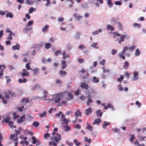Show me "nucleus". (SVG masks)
<instances>
[{
	"label": "nucleus",
	"instance_id": "3",
	"mask_svg": "<svg viewBox=\"0 0 146 146\" xmlns=\"http://www.w3.org/2000/svg\"><path fill=\"white\" fill-rule=\"evenodd\" d=\"M139 73L138 72L135 71L133 73V76L131 78V80L133 81H136L139 78Z\"/></svg>",
	"mask_w": 146,
	"mask_h": 146
},
{
	"label": "nucleus",
	"instance_id": "35",
	"mask_svg": "<svg viewBox=\"0 0 146 146\" xmlns=\"http://www.w3.org/2000/svg\"><path fill=\"white\" fill-rule=\"evenodd\" d=\"M107 3L109 7H111L113 5V4L111 2V0H107Z\"/></svg>",
	"mask_w": 146,
	"mask_h": 146
},
{
	"label": "nucleus",
	"instance_id": "61",
	"mask_svg": "<svg viewBox=\"0 0 146 146\" xmlns=\"http://www.w3.org/2000/svg\"><path fill=\"white\" fill-rule=\"evenodd\" d=\"M117 50L115 49H113L111 51V54L112 55H114L116 54L117 52Z\"/></svg>",
	"mask_w": 146,
	"mask_h": 146
},
{
	"label": "nucleus",
	"instance_id": "64",
	"mask_svg": "<svg viewBox=\"0 0 146 146\" xmlns=\"http://www.w3.org/2000/svg\"><path fill=\"white\" fill-rule=\"evenodd\" d=\"M68 97H70V99H72L73 98L74 96L72 94L70 93H68Z\"/></svg>",
	"mask_w": 146,
	"mask_h": 146
},
{
	"label": "nucleus",
	"instance_id": "6",
	"mask_svg": "<svg viewBox=\"0 0 146 146\" xmlns=\"http://www.w3.org/2000/svg\"><path fill=\"white\" fill-rule=\"evenodd\" d=\"M128 35L127 34L122 35L121 36L120 38V40L118 41V42L119 44H121L122 42H123L124 40V38L126 37H128Z\"/></svg>",
	"mask_w": 146,
	"mask_h": 146
},
{
	"label": "nucleus",
	"instance_id": "46",
	"mask_svg": "<svg viewBox=\"0 0 146 146\" xmlns=\"http://www.w3.org/2000/svg\"><path fill=\"white\" fill-rule=\"evenodd\" d=\"M34 22L33 21L31 20L28 22L27 24L26 25V26L29 27L32 25L33 23Z\"/></svg>",
	"mask_w": 146,
	"mask_h": 146
},
{
	"label": "nucleus",
	"instance_id": "39",
	"mask_svg": "<svg viewBox=\"0 0 146 146\" xmlns=\"http://www.w3.org/2000/svg\"><path fill=\"white\" fill-rule=\"evenodd\" d=\"M32 28H27L25 27L23 29V31L26 33H27L28 32L30 31L32 29Z\"/></svg>",
	"mask_w": 146,
	"mask_h": 146
},
{
	"label": "nucleus",
	"instance_id": "33",
	"mask_svg": "<svg viewBox=\"0 0 146 146\" xmlns=\"http://www.w3.org/2000/svg\"><path fill=\"white\" fill-rule=\"evenodd\" d=\"M117 88L118 90L120 92L123 91L124 89L123 87H122V85L120 84L118 85Z\"/></svg>",
	"mask_w": 146,
	"mask_h": 146
},
{
	"label": "nucleus",
	"instance_id": "50",
	"mask_svg": "<svg viewBox=\"0 0 146 146\" xmlns=\"http://www.w3.org/2000/svg\"><path fill=\"white\" fill-rule=\"evenodd\" d=\"M125 65L123 66V67L124 69H126L127 67L129 66V64L127 61L125 62Z\"/></svg>",
	"mask_w": 146,
	"mask_h": 146
},
{
	"label": "nucleus",
	"instance_id": "29",
	"mask_svg": "<svg viewBox=\"0 0 146 146\" xmlns=\"http://www.w3.org/2000/svg\"><path fill=\"white\" fill-rule=\"evenodd\" d=\"M87 124L88 125L86 127V129L89 130L90 132L92 131L93 129V127L90 125L88 123H87Z\"/></svg>",
	"mask_w": 146,
	"mask_h": 146
},
{
	"label": "nucleus",
	"instance_id": "62",
	"mask_svg": "<svg viewBox=\"0 0 146 146\" xmlns=\"http://www.w3.org/2000/svg\"><path fill=\"white\" fill-rule=\"evenodd\" d=\"M61 54V52L60 50H58L56 51L54 53V54L56 56H57L58 55L60 54Z\"/></svg>",
	"mask_w": 146,
	"mask_h": 146
},
{
	"label": "nucleus",
	"instance_id": "1",
	"mask_svg": "<svg viewBox=\"0 0 146 146\" xmlns=\"http://www.w3.org/2000/svg\"><path fill=\"white\" fill-rule=\"evenodd\" d=\"M63 93H60L54 95L55 97L52 100L54 101L55 103L60 102L61 98L63 96Z\"/></svg>",
	"mask_w": 146,
	"mask_h": 146
},
{
	"label": "nucleus",
	"instance_id": "4",
	"mask_svg": "<svg viewBox=\"0 0 146 146\" xmlns=\"http://www.w3.org/2000/svg\"><path fill=\"white\" fill-rule=\"evenodd\" d=\"M6 32L7 33H9V36L7 37L6 38L7 40H12L13 39V38L12 37V36L13 35V33L12 31L9 30V29L8 28H7L6 29Z\"/></svg>",
	"mask_w": 146,
	"mask_h": 146
},
{
	"label": "nucleus",
	"instance_id": "23",
	"mask_svg": "<svg viewBox=\"0 0 146 146\" xmlns=\"http://www.w3.org/2000/svg\"><path fill=\"white\" fill-rule=\"evenodd\" d=\"M98 44L97 42H94L92 43V44L90 45V46L91 47H92L94 48H96V49H98L99 48L98 47L96 46Z\"/></svg>",
	"mask_w": 146,
	"mask_h": 146
},
{
	"label": "nucleus",
	"instance_id": "17",
	"mask_svg": "<svg viewBox=\"0 0 146 146\" xmlns=\"http://www.w3.org/2000/svg\"><path fill=\"white\" fill-rule=\"evenodd\" d=\"M74 115L76 117H81L82 116L81 112L79 110H77L75 112Z\"/></svg>",
	"mask_w": 146,
	"mask_h": 146
},
{
	"label": "nucleus",
	"instance_id": "30",
	"mask_svg": "<svg viewBox=\"0 0 146 146\" xmlns=\"http://www.w3.org/2000/svg\"><path fill=\"white\" fill-rule=\"evenodd\" d=\"M39 69L38 68H34L32 70V71L34 72V75H37L39 72Z\"/></svg>",
	"mask_w": 146,
	"mask_h": 146
},
{
	"label": "nucleus",
	"instance_id": "38",
	"mask_svg": "<svg viewBox=\"0 0 146 146\" xmlns=\"http://www.w3.org/2000/svg\"><path fill=\"white\" fill-rule=\"evenodd\" d=\"M36 9L33 8V7H31L29 10V14H31L32 13L33 11H35Z\"/></svg>",
	"mask_w": 146,
	"mask_h": 146
},
{
	"label": "nucleus",
	"instance_id": "56",
	"mask_svg": "<svg viewBox=\"0 0 146 146\" xmlns=\"http://www.w3.org/2000/svg\"><path fill=\"white\" fill-rule=\"evenodd\" d=\"M81 6L82 8H88V5L87 3H83L82 5Z\"/></svg>",
	"mask_w": 146,
	"mask_h": 146
},
{
	"label": "nucleus",
	"instance_id": "53",
	"mask_svg": "<svg viewBox=\"0 0 146 146\" xmlns=\"http://www.w3.org/2000/svg\"><path fill=\"white\" fill-rule=\"evenodd\" d=\"M30 67L31 66L29 65V63H27L25 65V67L27 70H29L31 69L30 68Z\"/></svg>",
	"mask_w": 146,
	"mask_h": 146
},
{
	"label": "nucleus",
	"instance_id": "44",
	"mask_svg": "<svg viewBox=\"0 0 146 146\" xmlns=\"http://www.w3.org/2000/svg\"><path fill=\"white\" fill-rule=\"evenodd\" d=\"M117 24L119 29L120 30H122L123 29L122 28V25L119 22H118Z\"/></svg>",
	"mask_w": 146,
	"mask_h": 146
},
{
	"label": "nucleus",
	"instance_id": "42",
	"mask_svg": "<svg viewBox=\"0 0 146 146\" xmlns=\"http://www.w3.org/2000/svg\"><path fill=\"white\" fill-rule=\"evenodd\" d=\"M32 124L35 127H37L39 125V122H36V121H34L33 123Z\"/></svg>",
	"mask_w": 146,
	"mask_h": 146
},
{
	"label": "nucleus",
	"instance_id": "26",
	"mask_svg": "<svg viewBox=\"0 0 146 146\" xmlns=\"http://www.w3.org/2000/svg\"><path fill=\"white\" fill-rule=\"evenodd\" d=\"M140 52L139 48H137L135 50V54L136 56H138L140 54Z\"/></svg>",
	"mask_w": 146,
	"mask_h": 146
},
{
	"label": "nucleus",
	"instance_id": "60",
	"mask_svg": "<svg viewBox=\"0 0 146 146\" xmlns=\"http://www.w3.org/2000/svg\"><path fill=\"white\" fill-rule=\"evenodd\" d=\"M6 13H7V10L4 11H3L2 10H0V15H2V16L4 15Z\"/></svg>",
	"mask_w": 146,
	"mask_h": 146
},
{
	"label": "nucleus",
	"instance_id": "36",
	"mask_svg": "<svg viewBox=\"0 0 146 146\" xmlns=\"http://www.w3.org/2000/svg\"><path fill=\"white\" fill-rule=\"evenodd\" d=\"M45 48L47 49H49L51 46V44L49 42L45 43Z\"/></svg>",
	"mask_w": 146,
	"mask_h": 146
},
{
	"label": "nucleus",
	"instance_id": "54",
	"mask_svg": "<svg viewBox=\"0 0 146 146\" xmlns=\"http://www.w3.org/2000/svg\"><path fill=\"white\" fill-rule=\"evenodd\" d=\"M128 49H129V48L127 46H125L123 47V50L121 51L125 53V52L127 51Z\"/></svg>",
	"mask_w": 146,
	"mask_h": 146
},
{
	"label": "nucleus",
	"instance_id": "22",
	"mask_svg": "<svg viewBox=\"0 0 146 146\" xmlns=\"http://www.w3.org/2000/svg\"><path fill=\"white\" fill-rule=\"evenodd\" d=\"M124 53L121 51L120 53L118 54V56L120 58H122V59L124 60L125 59V57L124 55Z\"/></svg>",
	"mask_w": 146,
	"mask_h": 146
},
{
	"label": "nucleus",
	"instance_id": "2",
	"mask_svg": "<svg viewBox=\"0 0 146 146\" xmlns=\"http://www.w3.org/2000/svg\"><path fill=\"white\" fill-rule=\"evenodd\" d=\"M50 139L51 140L53 143L54 142H58L61 139V135L60 134H57L56 136L51 137H50Z\"/></svg>",
	"mask_w": 146,
	"mask_h": 146
},
{
	"label": "nucleus",
	"instance_id": "37",
	"mask_svg": "<svg viewBox=\"0 0 146 146\" xmlns=\"http://www.w3.org/2000/svg\"><path fill=\"white\" fill-rule=\"evenodd\" d=\"M26 4L29 5H32L34 3V2L33 1H31L30 0H26Z\"/></svg>",
	"mask_w": 146,
	"mask_h": 146
},
{
	"label": "nucleus",
	"instance_id": "41",
	"mask_svg": "<svg viewBox=\"0 0 146 146\" xmlns=\"http://www.w3.org/2000/svg\"><path fill=\"white\" fill-rule=\"evenodd\" d=\"M45 1L46 2L45 4V5L46 7H48L51 5V4L50 1V0H45Z\"/></svg>",
	"mask_w": 146,
	"mask_h": 146
},
{
	"label": "nucleus",
	"instance_id": "21",
	"mask_svg": "<svg viewBox=\"0 0 146 146\" xmlns=\"http://www.w3.org/2000/svg\"><path fill=\"white\" fill-rule=\"evenodd\" d=\"M42 93L43 94V96L42 97H40V98L42 99V100H43L45 98H46L47 97V92L46 91H44Z\"/></svg>",
	"mask_w": 146,
	"mask_h": 146
},
{
	"label": "nucleus",
	"instance_id": "45",
	"mask_svg": "<svg viewBox=\"0 0 146 146\" xmlns=\"http://www.w3.org/2000/svg\"><path fill=\"white\" fill-rule=\"evenodd\" d=\"M50 134L48 133H45L44 135V138L46 139H47L50 136Z\"/></svg>",
	"mask_w": 146,
	"mask_h": 146
},
{
	"label": "nucleus",
	"instance_id": "52",
	"mask_svg": "<svg viewBox=\"0 0 146 146\" xmlns=\"http://www.w3.org/2000/svg\"><path fill=\"white\" fill-rule=\"evenodd\" d=\"M124 78V77L123 76L121 75L120 76V77L119 78H117V80L118 81L121 82L123 80Z\"/></svg>",
	"mask_w": 146,
	"mask_h": 146
},
{
	"label": "nucleus",
	"instance_id": "34",
	"mask_svg": "<svg viewBox=\"0 0 146 146\" xmlns=\"http://www.w3.org/2000/svg\"><path fill=\"white\" fill-rule=\"evenodd\" d=\"M65 129L64 130L66 132H68V131H70V126H69L68 125H67L66 126H64Z\"/></svg>",
	"mask_w": 146,
	"mask_h": 146
},
{
	"label": "nucleus",
	"instance_id": "9",
	"mask_svg": "<svg viewBox=\"0 0 146 146\" xmlns=\"http://www.w3.org/2000/svg\"><path fill=\"white\" fill-rule=\"evenodd\" d=\"M80 87L82 89H88V85L84 82L82 83L80 85Z\"/></svg>",
	"mask_w": 146,
	"mask_h": 146
},
{
	"label": "nucleus",
	"instance_id": "19",
	"mask_svg": "<svg viewBox=\"0 0 146 146\" xmlns=\"http://www.w3.org/2000/svg\"><path fill=\"white\" fill-rule=\"evenodd\" d=\"M107 30H110L111 31H113L114 30V27L110 25H108L107 27Z\"/></svg>",
	"mask_w": 146,
	"mask_h": 146
},
{
	"label": "nucleus",
	"instance_id": "32",
	"mask_svg": "<svg viewBox=\"0 0 146 146\" xmlns=\"http://www.w3.org/2000/svg\"><path fill=\"white\" fill-rule=\"evenodd\" d=\"M61 121V123L63 125H64V123L67 124L68 122V120L66 119V118H64L63 119V120Z\"/></svg>",
	"mask_w": 146,
	"mask_h": 146
},
{
	"label": "nucleus",
	"instance_id": "24",
	"mask_svg": "<svg viewBox=\"0 0 146 146\" xmlns=\"http://www.w3.org/2000/svg\"><path fill=\"white\" fill-rule=\"evenodd\" d=\"M92 81L94 83H97L99 81V78L96 76H93V80Z\"/></svg>",
	"mask_w": 146,
	"mask_h": 146
},
{
	"label": "nucleus",
	"instance_id": "58",
	"mask_svg": "<svg viewBox=\"0 0 146 146\" xmlns=\"http://www.w3.org/2000/svg\"><path fill=\"white\" fill-rule=\"evenodd\" d=\"M102 68L103 70V71L104 73H106V72L109 73L110 72V71L108 69L106 70L105 69V67L104 66L102 67Z\"/></svg>",
	"mask_w": 146,
	"mask_h": 146
},
{
	"label": "nucleus",
	"instance_id": "18",
	"mask_svg": "<svg viewBox=\"0 0 146 146\" xmlns=\"http://www.w3.org/2000/svg\"><path fill=\"white\" fill-rule=\"evenodd\" d=\"M20 47V45L19 44H16L15 45L13 46L12 47V48L14 50H19Z\"/></svg>",
	"mask_w": 146,
	"mask_h": 146
},
{
	"label": "nucleus",
	"instance_id": "47",
	"mask_svg": "<svg viewBox=\"0 0 146 146\" xmlns=\"http://www.w3.org/2000/svg\"><path fill=\"white\" fill-rule=\"evenodd\" d=\"M80 89H77V90L74 92V94L76 95H79L80 94Z\"/></svg>",
	"mask_w": 146,
	"mask_h": 146
},
{
	"label": "nucleus",
	"instance_id": "48",
	"mask_svg": "<svg viewBox=\"0 0 146 146\" xmlns=\"http://www.w3.org/2000/svg\"><path fill=\"white\" fill-rule=\"evenodd\" d=\"M108 106L110 108H112L111 110L112 111H114L115 110V108H113V106L112 104H110L109 103L107 104Z\"/></svg>",
	"mask_w": 146,
	"mask_h": 146
},
{
	"label": "nucleus",
	"instance_id": "49",
	"mask_svg": "<svg viewBox=\"0 0 146 146\" xmlns=\"http://www.w3.org/2000/svg\"><path fill=\"white\" fill-rule=\"evenodd\" d=\"M66 48L68 50H70L72 48V46L70 43H68L66 45Z\"/></svg>",
	"mask_w": 146,
	"mask_h": 146
},
{
	"label": "nucleus",
	"instance_id": "12",
	"mask_svg": "<svg viewBox=\"0 0 146 146\" xmlns=\"http://www.w3.org/2000/svg\"><path fill=\"white\" fill-rule=\"evenodd\" d=\"M25 115H23L19 119H18L17 120L18 123H21L22 122L25 121Z\"/></svg>",
	"mask_w": 146,
	"mask_h": 146
},
{
	"label": "nucleus",
	"instance_id": "5",
	"mask_svg": "<svg viewBox=\"0 0 146 146\" xmlns=\"http://www.w3.org/2000/svg\"><path fill=\"white\" fill-rule=\"evenodd\" d=\"M92 98V96L90 94H88L87 96V102L86 103V104L87 106H89L92 102L93 100L91 99Z\"/></svg>",
	"mask_w": 146,
	"mask_h": 146
},
{
	"label": "nucleus",
	"instance_id": "10",
	"mask_svg": "<svg viewBox=\"0 0 146 146\" xmlns=\"http://www.w3.org/2000/svg\"><path fill=\"white\" fill-rule=\"evenodd\" d=\"M16 132L17 133L15 134H11L10 136V138L11 139L13 138H14L15 137L17 136L18 134H21V132L19 131H17L16 130H15V132Z\"/></svg>",
	"mask_w": 146,
	"mask_h": 146
},
{
	"label": "nucleus",
	"instance_id": "8",
	"mask_svg": "<svg viewBox=\"0 0 146 146\" xmlns=\"http://www.w3.org/2000/svg\"><path fill=\"white\" fill-rule=\"evenodd\" d=\"M49 26L48 25H46L42 29V31L43 33H45L48 31V28H49Z\"/></svg>",
	"mask_w": 146,
	"mask_h": 146
},
{
	"label": "nucleus",
	"instance_id": "13",
	"mask_svg": "<svg viewBox=\"0 0 146 146\" xmlns=\"http://www.w3.org/2000/svg\"><path fill=\"white\" fill-rule=\"evenodd\" d=\"M102 121V120L100 118H97L95 119L94 122H93V124L94 125L96 124L97 125H99Z\"/></svg>",
	"mask_w": 146,
	"mask_h": 146
},
{
	"label": "nucleus",
	"instance_id": "11",
	"mask_svg": "<svg viewBox=\"0 0 146 146\" xmlns=\"http://www.w3.org/2000/svg\"><path fill=\"white\" fill-rule=\"evenodd\" d=\"M66 61L65 60H62L61 62V65L62 69H64L67 66V64H66Z\"/></svg>",
	"mask_w": 146,
	"mask_h": 146
},
{
	"label": "nucleus",
	"instance_id": "28",
	"mask_svg": "<svg viewBox=\"0 0 146 146\" xmlns=\"http://www.w3.org/2000/svg\"><path fill=\"white\" fill-rule=\"evenodd\" d=\"M110 124V123L109 122L106 121H104L102 125V127L104 129H106V126L109 125Z\"/></svg>",
	"mask_w": 146,
	"mask_h": 146
},
{
	"label": "nucleus",
	"instance_id": "31",
	"mask_svg": "<svg viewBox=\"0 0 146 146\" xmlns=\"http://www.w3.org/2000/svg\"><path fill=\"white\" fill-rule=\"evenodd\" d=\"M24 133L25 135H27L28 134H30L31 136H32L33 135V133L32 132L27 130H25Z\"/></svg>",
	"mask_w": 146,
	"mask_h": 146
},
{
	"label": "nucleus",
	"instance_id": "16",
	"mask_svg": "<svg viewBox=\"0 0 146 146\" xmlns=\"http://www.w3.org/2000/svg\"><path fill=\"white\" fill-rule=\"evenodd\" d=\"M92 108L91 107H89L88 109L85 110V113L86 115H88L90 113H92Z\"/></svg>",
	"mask_w": 146,
	"mask_h": 146
},
{
	"label": "nucleus",
	"instance_id": "40",
	"mask_svg": "<svg viewBox=\"0 0 146 146\" xmlns=\"http://www.w3.org/2000/svg\"><path fill=\"white\" fill-rule=\"evenodd\" d=\"M38 115L39 117H45L46 116V113L45 112H44L42 113H39Z\"/></svg>",
	"mask_w": 146,
	"mask_h": 146
},
{
	"label": "nucleus",
	"instance_id": "25",
	"mask_svg": "<svg viewBox=\"0 0 146 146\" xmlns=\"http://www.w3.org/2000/svg\"><path fill=\"white\" fill-rule=\"evenodd\" d=\"M21 102L23 104L27 103L29 102V99L28 98H23L22 99Z\"/></svg>",
	"mask_w": 146,
	"mask_h": 146
},
{
	"label": "nucleus",
	"instance_id": "57",
	"mask_svg": "<svg viewBox=\"0 0 146 146\" xmlns=\"http://www.w3.org/2000/svg\"><path fill=\"white\" fill-rule=\"evenodd\" d=\"M135 104L137 106V107L139 108H140L142 105L138 101H136Z\"/></svg>",
	"mask_w": 146,
	"mask_h": 146
},
{
	"label": "nucleus",
	"instance_id": "20",
	"mask_svg": "<svg viewBox=\"0 0 146 146\" xmlns=\"http://www.w3.org/2000/svg\"><path fill=\"white\" fill-rule=\"evenodd\" d=\"M10 119V117L7 115L6 117L5 118H4L3 120V122H5V123H7L9 122V120Z\"/></svg>",
	"mask_w": 146,
	"mask_h": 146
},
{
	"label": "nucleus",
	"instance_id": "14",
	"mask_svg": "<svg viewBox=\"0 0 146 146\" xmlns=\"http://www.w3.org/2000/svg\"><path fill=\"white\" fill-rule=\"evenodd\" d=\"M7 13L6 15V17L7 18L9 17L11 19L14 17L13 13L11 12H9L8 11H7V13Z\"/></svg>",
	"mask_w": 146,
	"mask_h": 146
},
{
	"label": "nucleus",
	"instance_id": "59",
	"mask_svg": "<svg viewBox=\"0 0 146 146\" xmlns=\"http://www.w3.org/2000/svg\"><path fill=\"white\" fill-rule=\"evenodd\" d=\"M134 27H137L138 28H139L141 27V25L140 24H138L136 23H134L133 25Z\"/></svg>",
	"mask_w": 146,
	"mask_h": 146
},
{
	"label": "nucleus",
	"instance_id": "51",
	"mask_svg": "<svg viewBox=\"0 0 146 146\" xmlns=\"http://www.w3.org/2000/svg\"><path fill=\"white\" fill-rule=\"evenodd\" d=\"M84 139L85 141L88 142L89 143H90L92 142V140L90 138H89V139H88L87 137H84Z\"/></svg>",
	"mask_w": 146,
	"mask_h": 146
},
{
	"label": "nucleus",
	"instance_id": "7",
	"mask_svg": "<svg viewBox=\"0 0 146 146\" xmlns=\"http://www.w3.org/2000/svg\"><path fill=\"white\" fill-rule=\"evenodd\" d=\"M118 21V19L117 18L112 17L110 19V22L112 25L117 24Z\"/></svg>",
	"mask_w": 146,
	"mask_h": 146
},
{
	"label": "nucleus",
	"instance_id": "63",
	"mask_svg": "<svg viewBox=\"0 0 146 146\" xmlns=\"http://www.w3.org/2000/svg\"><path fill=\"white\" fill-rule=\"evenodd\" d=\"M31 139H32L33 140V141H32L33 144H35L36 143V141L35 137L34 136H33L32 137Z\"/></svg>",
	"mask_w": 146,
	"mask_h": 146
},
{
	"label": "nucleus",
	"instance_id": "27",
	"mask_svg": "<svg viewBox=\"0 0 146 146\" xmlns=\"http://www.w3.org/2000/svg\"><path fill=\"white\" fill-rule=\"evenodd\" d=\"M59 74H60L61 76H64L66 74L67 72L63 70H60L59 72Z\"/></svg>",
	"mask_w": 146,
	"mask_h": 146
},
{
	"label": "nucleus",
	"instance_id": "55",
	"mask_svg": "<svg viewBox=\"0 0 146 146\" xmlns=\"http://www.w3.org/2000/svg\"><path fill=\"white\" fill-rule=\"evenodd\" d=\"M78 48L81 50H84L86 48V47L83 44H80L79 45Z\"/></svg>",
	"mask_w": 146,
	"mask_h": 146
},
{
	"label": "nucleus",
	"instance_id": "43",
	"mask_svg": "<svg viewBox=\"0 0 146 146\" xmlns=\"http://www.w3.org/2000/svg\"><path fill=\"white\" fill-rule=\"evenodd\" d=\"M39 87V85L37 84L36 85H34L31 88V90H35L36 89V88Z\"/></svg>",
	"mask_w": 146,
	"mask_h": 146
},
{
	"label": "nucleus",
	"instance_id": "15",
	"mask_svg": "<svg viewBox=\"0 0 146 146\" xmlns=\"http://www.w3.org/2000/svg\"><path fill=\"white\" fill-rule=\"evenodd\" d=\"M103 112L101 111L100 110H98L96 111V113L97 117H101L103 114Z\"/></svg>",
	"mask_w": 146,
	"mask_h": 146
}]
</instances>
